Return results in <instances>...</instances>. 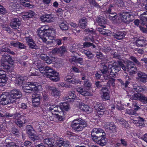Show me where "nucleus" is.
Wrapping results in <instances>:
<instances>
[{"label":"nucleus","instance_id":"f257e3e1","mask_svg":"<svg viewBox=\"0 0 147 147\" xmlns=\"http://www.w3.org/2000/svg\"><path fill=\"white\" fill-rule=\"evenodd\" d=\"M126 63L127 67H125L120 62H114L112 65H109L108 68H107V64H102V65L103 66V68L101 69V71L102 74H104L103 76L105 80L108 79L109 78V74L112 76L113 74L114 75L115 73H116L120 70L121 67L125 73L127 71L129 73L133 74L136 71L137 69L133 63L129 60H127Z\"/></svg>","mask_w":147,"mask_h":147},{"label":"nucleus","instance_id":"f03ea898","mask_svg":"<svg viewBox=\"0 0 147 147\" xmlns=\"http://www.w3.org/2000/svg\"><path fill=\"white\" fill-rule=\"evenodd\" d=\"M47 109L52 114H55L59 121L63 120L65 118V113L64 111H68L70 109L69 105L67 103L61 102L59 105H50L47 104Z\"/></svg>","mask_w":147,"mask_h":147},{"label":"nucleus","instance_id":"7ed1b4c3","mask_svg":"<svg viewBox=\"0 0 147 147\" xmlns=\"http://www.w3.org/2000/svg\"><path fill=\"white\" fill-rule=\"evenodd\" d=\"M37 32L39 36L43 42L47 44L53 42L55 31L53 28H49L47 26H43L38 29Z\"/></svg>","mask_w":147,"mask_h":147},{"label":"nucleus","instance_id":"20e7f679","mask_svg":"<svg viewBox=\"0 0 147 147\" xmlns=\"http://www.w3.org/2000/svg\"><path fill=\"white\" fill-rule=\"evenodd\" d=\"M35 65V67L36 69H38L41 73L43 74L44 75L49 78L52 81L57 82L59 80V73L54 71L50 67L48 66L44 67L39 62Z\"/></svg>","mask_w":147,"mask_h":147},{"label":"nucleus","instance_id":"39448f33","mask_svg":"<svg viewBox=\"0 0 147 147\" xmlns=\"http://www.w3.org/2000/svg\"><path fill=\"white\" fill-rule=\"evenodd\" d=\"M24 81V78L22 77L18 76L15 80V84L16 86H22L23 90L26 92L32 93V92L37 91L41 87V86L38 85L35 83L28 82L26 84H23Z\"/></svg>","mask_w":147,"mask_h":147},{"label":"nucleus","instance_id":"423d86ee","mask_svg":"<svg viewBox=\"0 0 147 147\" xmlns=\"http://www.w3.org/2000/svg\"><path fill=\"white\" fill-rule=\"evenodd\" d=\"M1 66L3 67L4 69V71L0 69V86H3L4 85L7 80L5 72L11 71L13 69V66L7 62L6 63H1Z\"/></svg>","mask_w":147,"mask_h":147},{"label":"nucleus","instance_id":"0eeeda50","mask_svg":"<svg viewBox=\"0 0 147 147\" xmlns=\"http://www.w3.org/2000/svg\"><path fill=\"white\" fill-rule=\"evenodd\" d=\"M84 88L82 87H78L76 88V90L79 93L84 96H91L92 94L90 92L85 90V88L87 90H89L91 88V84L88 80L84 81Z\"/></svg>","mask_w":147,"mask_h":147},{"label":"nucleus","instance_id":"6e6552de","mask_svg":"<svg viewBox=\"0 0 147 147\" xmlns=\"http://www.w3.org/2000/svg\"><path fill=\"white\" fill-rule=\"evenodd\" d=\"M71 126L75 130L80 131L82 130L86 125L85 122L82 119H75L72 121Z\"/></svg>","mask_w":147,"mask_h":147},{"label":"nucleus","instance_id":"1a4fd4ad","mask_svg":"<svg viewBox=\"0 0 147 147\" xmlns=\"http://www.w3.org/2000/svg\"><path fill=\"white\" fill-rule=\"evenodd\" d=\"M13 102V99H11L8 93H5L0 95V104L5 105Z\"/></svg>","mask_w":147,"mask_h":147},{"label":"nucleus","instance_id":"9d476101","mask_svg":"<svg viewBox=\"0 0 147 147\" xmlns=\"http://www.w3.org/2000/svg\"><path fill=\"white\" fill-rule=\"evenodd\" d=\"M133 16L129 12H123L120 14L119 16V18L123 22L129 23L132 21L133 20Z\"/></svg>","mask_w":147,"mask_h":147},{"label":"nucleus","instance_id":"9b49d317","mask_svg":"<svg viewBox=\"0 0 147 147\" xmlns=\"http://www.w3.org/2000/svg\"><path fill=\"white\" fill-rule=\"evenodd\" d=\"M93 140L97 144L102 146H105L107 142V139L103 134L99 137L94 136L93 137Z\"/></svg>","mask_w":147,"mask_h":147},{"label":"nucleus","instance_id":"f8f14e48","mask_svg":"<svg viewBox=\"0 0 147 147\" xmlns=\"http://www.w3.org/2000/svg\"><path fill=\"white\" fill-rule=\"evenodd\" d=\"M69 145V142L68 141H64V140L62 138H60L57 139L54 143V146H55L57 147H67Z\"/></svg>","mask_w":147,"mask_h":147},{"label":"nucleus","instance_id":"ddd939ff","mask_svg":"<svg viewBox=\"0 0 147 147\" xmlns=\"http://www.w3.org/2000/svg\"><path fill=\"white\" fill-rule=\"evenodd\" d=\"M41 96L40 95L36 94H33L32 96V100L33 106L34 107L38 106L40 104Z\"/></svg>","mask_w":147,"mask_h":147},{"label":"nucleus","instance_id":"4468645a","mask_svg":"<svg viewBox=\"0 0 147 147\" xmlns=\"http://www.w3.org/2000/svg\"><path fill=\"white\" fill-rule=\"evenodd\" d=\"M11 99H13V102L15 101V99L19 98L22 96L21 93L18 90H14L11 92L9 94Z\"/></svg>","mask_w":147,"mask_h":147},{"label":"nucleus","instance_id":"2eb2a0df","mask_svg":"<svg viewBox=\"0 0 147 147\" xmlns=\"http://www.w3.org/2000/svg\"><path fill=\"white\" fill-rule=\"evenodd\" d=\"M77 107L81 110L88 113L91 112L92 110L87 105L82 102H78L77 104Z\"/></svg>","mask_w":147,"mask_h":147},{"label":"nucleus","instance_id":"dca6fc26","mask_svg":"<svg viewBox=\"0 0 147 147\" xmlns=\"http://www.w3.org/2000/svg\"><path fill=\"white\" fill-rule=\"evenodd\" d=\"M40 19L42 22H51L54 20V17L51 14L43 15L41 17Z\"/></svg>","mask_w":147,"mask_h":147},{"label":"nucleus","instance_id":"f3484780","mask_svg":"<svg viewBox=\"0 0 147 147\" xmlns=\"http://www.w3.org/2000/svg\"><path fill=\"white\" fill-rule=\"evenodd\" d=\"M101 98L103 100H106L109 99L110 96L108 90L106 88H103L101 90Z\"/></svg>","mask_w":147,"mask_h":147},{"label":"nucleus","instance_id":"a211bd4d","mask_svg":"<svg viewBox=\"0 0 147 147\" xmlns=\"http://www.w3.org/2000/svg\"><path fill=\"white\" fill-rule=\"evenodd\" d=\"M21 22L19 19L14 18L12 19L10 23V26L14 29H18L20 25Z\"/></svg>","mask_w":147,"mask_h":147},{"label":"nucleus","instance_id":"6ab92c4d","mask_svg":"<svg viewBox=\"0 0 147 147\" xmlns=\"http://www.w3.org/2000/svg\"><path fill=\"white\" fill-rule=\"evenodd\" d=\"M96 108H97V113L99 117H101L104 114L105 111L104 107L101 104L97 103L96 105L95 106Z\"/></svg>","mask_w":147,"mask_h":147},{"label":"nucleus","instance_id":"aec40b11","mask_svg":"<svg viewBox=\"0 0 147 147\" xmlns=\"http://www.w3.org/2000/svg\"><path fill=\"white\" fill-rule=\"evenodd\" d=\"M34 12L30 11L28 12H22L20 15L24 19H25L28 18H31L34 16Z\"/></svg>","mask_w":147,"mask_h":147},{"label":"nucleus","instance_id":"412c9836","mask_svg":"<svg viewBox=\"0 0 147 147\" xmlns=\"http://www.w3.org/2000/svg\"><path fill=\"white\" fill-rule=\"evenodd\" d=\"M104 132V131L100 128H93L91 132V135L92 140H93V137L95 136H97L95 134H103Z\"/></svg>","mask_w":147,"mask_h":147},{"label":"nucleus","instance_id":"4be33fe9","mask_svg":"<svg viewBox=\"0 0 147 147\" xmlns=\"http://www.w3.org/2000/svg\"><path fill=\"white\" fill-rule=\"evenodd\" d=\"M26 43L32 49L36 48V47H36V44L31 37H26Z\"/></svg>","mask_w":147,"mask_h":147},{"label":"nucleus","instance_id":"5701e85b","mask_svg":"<svg viewBox=\"0 0 147 147\" xmlns=\"http://www.w3.org/2000/svg\"><path fill=\"white\" fill-rule=\"evenodd\" d=\"M49 89L52 96H60L61 94L60 92L57 90L55 87H50Z\"/></svg>","mask_w":147,"mask_h":147},{"label":"nucleus","instance_id":"b1692460","mask_svg":"<svg viewBox=\"0 0 147 147\" xmlns=\"http://www.w3.org/2000/svg\"><path fill=\"white\" fill-rule=\"evenodd\" d=\"M130 122L134 123H139L142 124L144 121V119L141 117H134L133 118H131L130 120Z\"/></svg>","mask_w":147,"mask_h":147},{"label":"nucleus","instance_id":"393cba45","mask_svg":"<svg viewBox=\"0 0 147 147\" xmlns=\"http://www.w3.org/2000/svg\"><path fill=\"white\" fill-rule=\"evenodd\" d=\"M87 24V21L85 18H82L79 20V26L82 28H85Z\"/></svg>","mask_w":147,"mask_h":147},{"label":"nucleus","instance_id":"a878e982","mask_svg":"<svg viewBox=\"0 0 147 147\" xmlns=\"http://www.w3.org/2000/svg\"><path fill=\"white\" fill-rule=\"evenodd\" d=\"M132 99L139 100L143 102L144 95L140 94H135L131 96Z\"/></svg>","mask_w":147,"mask_h":147},{"label":"nucleus","instance_id":"bb28decb","mask_svg":"<svg viewBox=\"0 0 147 147\" xmlns=\"http://www.w3.org/2000/svg\"><path fill=\"white\" fill-rule=\"evenodd\" d=\"M125 34L122 32H118L115 33L113 36L116 38L120 40L123 39L125 37Z\"/></svg>","mask_w":147,"mask_h":147},{"label":"nucleus","instance_id":"cd10ccee","mask_svg":"<svg viewBox=\"0 0 147 147\" xmlns=\"http://www.w3.org/2000/svg\"><path fill=\"white\" fill-rule=\"evenodd\" d=\"M136 45L138 47H143L146 46V41L143 39L139 38L138 39L136 42Z\"/></svg>","mask_w":147,"mask_h":147},{"label":"nucleus","instance_id":"c85d7f7f","mask_svg":"<svg viewBox=\"0 0 147 147\" xmlns=\"http://www.w3.org/2000/svg\"><path fill=\"white\" fill-rule=\"evenodd\" d=\"M138 76L142 82H146V80L147 79V75L146 74L139 72L138 73Z\"/></svg>","mask_w":147,"mask_h":147},{"label":"nucleus","instance_id":"c756f323","mask_svg":"<svg viewBox=\"0 0 147 147\" xmlns=\"http://www.w3.org/2000/svg\"><path fill=\"white\" fill-rule=\"evenodd\" d=\"M54 140L51 138L45 139L43 140V142L49 146L52 147L54 146Z\"/></svg>","mask_w":147,"mask_h":147},{"label":"nucleus","instance_id":"7c9ffc66","mask_svg":"<svg viewBox=\"0 0 147 147\" xmlns=\"http://www.w3.org/2000/svg\"><path fill=\"white\" fill-rule=\"evenodd\" d=\"M96 21L98 22V24L100 26L103 28L106 27V26L104 25L106 23L107 21L105 20L102 18H96Z\"/></svg>","mask_w":147,"mask_h":147},{"label":"nucleus","instance_id":"2f4dec72","mask_svg":"<svg viewBox=\"0 0 147 147\" xmlns=\"http://www.w3.org/2000/svg\"><path fill=\"white\" fill-rule=\"evenodd\" d=\"M146 89V87L144 86H136L134 87V88L132 90V91L134 92H142L144 91Z\"/></svg>","mask_w":147,"mask_h":147},{"label":"nucleus","instance_id":"473e14b6","mask_svg":"<svg viewBox=\"0 0 147 147\" xmlns=\"http://www.w3.org/2000/svg\"><path fill=\"white\" fill-rule=\"evenodd\" d=\"M69 60L72 63L73 62H74L76 63H79L80 65H82L83 63V59L82 58L76 59L75 57H73L72 59H70Z\"/></svg>","mask_w":147,"mask_h":147},{"label":"nucleus","instance_id":"72a5a7b5","mask_svg":"<svg viewBox=\"0 0 147 147\" xmlns=\"http://www.w3.org/2000/svg\"><path fill=\"white\" fill-rule=\"evenodd\" d=\"M98 31L102 34L109 36L111 34V32L108 30H106L103 28H98Z\"/></svg>","mask_w":147,"mask_h":147},{"label":"nucleus","instance_id":"f704fd0d","mask_svg":"<svg viewBox=\"0 0 147 147\" xmlns=\"http://www.w3.org/2000/svg\"><path fill=\"white\" fill-rule=\"evenodd\" d=\"M29 126V129H28L27 133L29 137L30 138L35 134V132L32 127L30 126Z\"/></svg>","mask_w":147,"mask_h":147},{"label":"nucleus","instance_id":"c9c22d12","mask_svg":"<svg viewBox=\"0 0 147 147\" xmlns=\"http://www.w3.org/2000/svg\"><path fill=\"white\" fill-rule=\"evenodd\" d=\"M61 29L63 30H67L68 29V26L66 22H63L59 25Z\"/></svg>","mask_w":147,"mask_h":147},{"label":"nucleus","instance_id":"e433bc0d","mask_svg":"<svg viewBox=\"0 0 147 147\" xmlns=\"http://www.w3.org/2000/svg\"><path fill=\"white\" fill-rule=\"evenodd\" d=\"M2 147H18L14 142H11L5 143Z\"/></svg>","mask_w":147,"mask_h":147},{"label":"nucleus","instance_id":"4c0bfd02","mask_svg":"<svg viewBox=\"0 0 147 147\" xmlns=\"http://www.w3.org/2000/svg\"><path fill=\"white\" fill-rule=\"evenodd\" d=\"M118 16L115 13L110 12L109 14V18L111 20H114L117 18Z\"/></svg>","mask_w":147,"mask_h":147},{"label":"nucleus","instance_id":"58836bf2","mask_svg":"<svg viewBox=\"0 0 147 147\" xmlns=\"http://www.w3.org/2000/svg\"><path fill=\"white\" fill-rule=\"evenodd\" d=\"M107 125H109L108 128L110 130L113 132L115 131L116 127L113 123H108Z\"/></svg>","mask_w":147,"mask_h":147},{"label":"nucleus","instance_id":"ea45409f","mask_svg":"<svg viewBox=\"0 0 147 147\" xmlns=\"http://www.w3.org/2000/svg\"><path fill=\"white\" fill-rule=\"evenodd\" d=\"M84 52L89 59H90L93 57L94 55L90 51L87 50H84Z\"/></svg>","mask_w":147,"mask_h":147},{"label":"nucleus","instance_id":"a19ab883","mask_svg":"<svg viewBox=\"0 0 147 147\" xmlns=\"http://www.w3.org/2000/svg\"><path fill=\"white\" fill-rule=\"evenodd\" d=\"M11 58L10 56L8 55H4L3 56L2 58L1 59V61H4L5 62H8L10 61Z\"/></svg>","mask_w":147,"mask_h":147},{"label":"nucleus","instance_id":"79ce46f5","mask_svg":"<svg viewBox=\"0 0 147 147\" xmlns=\"http://www.w3.org/2000/svg\"><path fill=\"white\" fill-rule=\"evenodd\" d=\"M78 47V46L76 45H73L70 46L69 48L70 51L73 53H76Z\"/></svg>","mask_w":147,"mask_h":147},{"label":"nucleus","instance_id":"37998d69","mask_svg":"<svg viewBox=\"0 0 147 147\" xmlns=\"http://www.w3.org/2000/svg\"><path fill=\"white\" fill-rule=\"evenodd\" d=\"M16 123L19 127H22L23 126L25 123V121H22L20 119H17L15 121Z\"/></svg>","mask_w":147,"mask_h":147},{"label":"nucleus","instance_id":"c03bdc74","mask_svg":"<svg viewBox=\"0 0 147 147\" xmlns=\"http://www.w3.org/2000/svg\"><path fill=\"white\" fill-rule=\"evenodd\" d=\"M126 112L128 114L133 115H138L135 111H134L131 109H127L126 110Z\"/></svg>","mask_w":147,"mask_h":147},{"label":"nucleus","instance_id":"a18cd8bd","mask_svg":"<svg viewBox=\"0 0 147 147\" xmlns=\"http://www.w3.org/2000/svg\"><path fill=\"white\" fill-rule=\"evenodd\" d=\"M147 23V18L146 17H142L140 19V24L142 25Z\"/></svg>","mask_w":147,"mask_h":147},{"label":"nucleus","instance_id":"49530a36","mask_svg":"<svg viewBox=\"0 0 147 147\" xmlns=\"http://www.w3.org/2000/svg\"><path fill=\"white\" fill-rule=\"evenodd\" d=\"M68 97L69 99L73 100L75 99L76 97V96L74 94V93L72 92H70L69 93Z\"/></svg>","mask_w":147,"mask_h":147},{"label":"nucleus","instance_id":"de8ad7c7","mask_svg":"<svg viewBox=\"0 0 147 147\" xmlns=\"http://www.w3.org/2000/svg\"><path fill=\"white\" fill-rule=\"evenodd\" d=\"M118 122L121 124H124V126L125 127H127L128 126V124L127 121H126L124 119H121L120 120H118Z\"/></svg>","mask_w":147,"mask_h":147},{"label":"nucleus","instance_id":"09e8293b","mask_svg":"<svg viewBox=\"0 0 147 147\" xmlns=\"http://www.w3.org/2000/svg\"><path fill=\"white\" fill-rule=\"evenodd\" d=\"M7 13L6 10L2 5L0 4V13L4 14Z\"/></svg>","mask_w":147,"mask_h":147},{"label":"nucleus","instance_id":"8fccbe9b","mask_svg":"<svg viewBox=\"0 0 147 147\" xmlns=\"http://www.w3.org/2000/svg\"><path fill=\"white\" fill-rule=\"evenodd\" d=\"M66 51V49L65 47H62L58 48L59 53L61 55L63 53Z\"/></svg>","mask_w":147,"mask_h":147},{"label":"nucleus","instance_id":"3c124183","mask_svg":"<svg viewBox=\"0 0 147 147\" xmlns=\"http://www.w3.org/2000/svg\"><path fill=\"white\" fill-rule=\"evenodd\" d=\"M92 28L86 29L85 30L87 33L90 34H94L95 33V31Z\"/></svg>","mask_w":147,"mask_h":147},{"label":"nucleus","instance_id":"603ef678","mask_svg":"<svg viewBox=\"0 0 147 147\" xmlns=\"http://www.w3.org/2000/svg\"><path fill=\"white\" fill-rule=\"evenodd\" d=\"M12 7L14 10H17L20 7V5L19 4L14 3L12 4Z\"/></svg>","mask_w":147,"mask_h":147},{"label":"nucleus","instance_id":"864d4df0","mask_svg":"<svg viewBox=\"0 0 147 147\" xmlns=\"http://www.w3.org/2000/svg\"><path fill=\"white\" fill-rule=\"evenodd\" d=\"M28 3H26L25 2H24V4H23V6L25 7H28L30 8H33L34 7V5H32V4H30V2H28Z\"/></svg>","mask_w":147,"mask_h":147},{"label":"nucleus","instance_id":"5fc2aeb1","mask_svg":"<svg viewBox=\"0 0 147 147\" xmlns=\"http://www.w3.org/2000/svg\"><path fill=\"white\" fill-rule=\"evenodd\" d=\"M130 59L136 63L140 65V62L137 60L136 58L133 56H131L130 57Z\"/></svg>","mask_w":147,"mask_h":147},{"label":"nucleus","instance_id":"6e6d98bb","mask_svg":"<svg viewBox=\"0 0 147 147\" xmlns=\"http://www.w3.org/2000/svg\"><path fill=\"white\" fill-rule=\"evenodd\" d=\"M55 59V58L54 57H52L51 58V59L48 57V58H47L46 59L45 61H46L47 63L50 64L53 61V60Z\"/></svg>","mask_w":147,"mask_h":147},{"label":"nucleus","instance_id":"4d7b16f0","mask_svg":"<svg viewBox=\"0 0 147 147\" xmlns=\"http://www.w3.org/2000/svg\"><path fill=\"white\" fill-rule=\"evenodd\" d=\"M71 83L73 84L74 83L81 84V81L76 79H72L71 80Z\"/></svg>","mask_w":147,"mask_h":147},{"label":"nucleus","instance_id":"13d9d810","mask_svg":"<svg viewBox=\"0 0 147 147\" xmlns=\"http://www.w3.org/2000/svg\"><path fill=\"white\" fill-rule=\"evenodd\" d=\"M79 136L76 134H74L72 136L71 138V139L73 141L78 140L79 139Z\"/></svg>","mask_w":147,"mask_h":147},{"label":"nucleus","instance_id":"bf43d9fd","mask_svg":"<svg viewBox=\"0 0 147 147\" xmlns=\"http://www.w3.org/2000/svg\"><path fill=\"white\" fill-rule=\"evenodd\" d=\"M96 56L97 58L100 59H102L103 57V55L100 52H98L96 53Z\"/></svg>","mask_w":147,"mask_h":147},{"label":"nucleus","instance_id":"052dcab7","mask_svg":"<svg viewBox=\"0 0 147 147\" xmlns=\"http://www.w3.org/2000/svg\"><path fill=\"white\" fill-rule=\"evenodd\" d=\"M19 44V42H15L14 41L11 42V45L15 47H18Z\"/></svg>","mask_w":147,"mask_h":147},{"label":"nucleus","instance_id":"680f3d73","mask_svg":"<svg viewBox=\"0 0 147 147\" xmlns=\"http://www.w3.org/2000/svg\"><path fill=\"white\" fill-rule=\"evenodd\" d=\"M27 107L26 104L24 103H22L19 105V107L23 109H26Z\"/></svg>","mask_w":147,"mask_h":147},{"label":"nucleus","instance_id":"e2e57ef3","mask_svg":"<svg viewBox=\"0 0 147 147\" xmlns=\"http://www.w3.org/2000/svg\"><path fill=\"white\" fill-rule=\"evenodd\" d=\"M108 83L110 86H114V80L113 78L110 79L108 82Z\"/></svg>","mask_w":147,"mask_h":147},{"label":"nucleus","instance_id":"0e129e2a","mask_svg":"<svg viewBox=\"0 0 147 147\" xmlns=\"http://www.w3.org/2000/svg\"><path fill=\"white\" fill-rule=\"evenodd\" d=\"M133 107L136 111L138 110L140 108L137 105V103L135 102L133 103Z\"/></svg>","mask_w":147,"mask_h":147},{"label":"nucleus","instance_id":"69168bd1","mask_svg":"<svg viewBox=\"0 0 147 147\" xmlns=\"http://www.w3.org/2000/svg\"><path fill=\"white\" fill-rule=\"evenodd\" d=\"M39 126L40 128H43L45 126L46 124L43 121L39 122L38 123Z\"/></svg>","mask_w":147,"mask_h":147},{"label":"nucleus","instance_id":"338daca9","mask_svg":"<svg viewBox=\"0 0 147 147\" xmlns=\"http://www.w3.org/2000/svg\"><path fill=\"white\" fill-rule=\"evenodd\" d=\"M48 57L46 55L42 54H41L40 56V58L43 60L46 61V59L48 58Z\"/></svg>","mask_w":147,"mask_h":147},{"label":"nucleus","instance_id":"774afa93","mask_svg":"<svg viewBox=\"0 0 147 147\" xmlns=\"http://www.w3.org/2000/svg\"><path fill=\"white\" fill-rule=\"evenodd\" d=\"M33 141L38 140L39 139V137L38 136H35V134L32 136L30 138Z\"/></svg>","mask_w":147,"mask_h":147}]
</instances>
